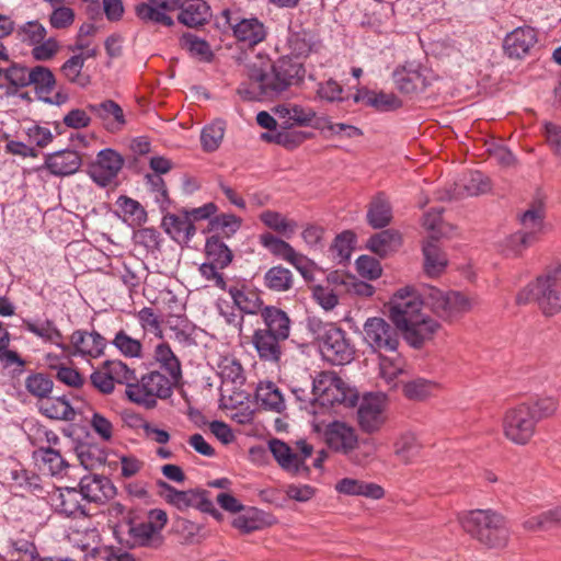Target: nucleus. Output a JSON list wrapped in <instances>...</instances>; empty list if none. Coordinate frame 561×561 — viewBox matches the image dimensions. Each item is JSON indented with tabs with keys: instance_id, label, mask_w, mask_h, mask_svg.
Instances as JSON below:
<instances>
[{
	"instance_id": "32",
	"label": "nucleus",
	"mask_w": 561,
	"mask_h": 561,
	"mask_svg": "<svg viewBox=\"0 0 561 561\" xmlns=\"http://www.w3.org/2000/svg\"><path fill=\"white\" fill-rule=\"evenodd\" d=\"M179 21L188 26L197 27L208 22L211 16L210 8L204 0H191L186 3L182 1Z\"/></svg>"
},
{
	"instance_id": "62",
	"label": "nucleus",
	"mask_w": 561,
	"mask_h": 561,
	"mask_svg": "<svg viewBox=\"0 0 561 561\" xmlns=\"http://www.w3.org/2000/svg\"><path fill=\"white\" fill-rule=\"evenodd\" d=\"M354 242L355 237L351 231H344L335 238L331 251L339 263L346 262L351 259Z\"/></svg>"
},
{
	"instance_id": "40",
	"label": "nucleus",
	"mask_w": 561,
	"mask_h": 561,
	"mask_svg": "<svg viewBox=\"0 0 561 561\" xmlns=\"http://www.w3.org/2000/svg\"><path fill=\"white\" fill-rule=\"evenodd\" d=\"M25 329L30 333L36 335L45 342L56 345L60 350H66L67 344L64 342V336L60 330L51 320H45L43 323L37 324L33 321H24Z\"/></svg>"
},
{
	"instance_id": "8",
	"label": "nucleus",
	"mask_w": 561,
	"mask_h": 561,
	"mask_svg": "<svg viewBox=\"0 0 561 561\" xmlns=\"http://www.w3.org/2000/svg\"><path fill=\"white\" fill-rule=\"evenodd\" d=\"M268 447L282 469L298 477H307L309 474V467L306 465V460L313 453L312 445L306 440H298L294 450L282 440L272 439Z\"/></svg>"
},
{
	"instance_id": "58",
	"label": "nucleus",
	"mask_w": 561,
	"mask_h": 561,
	"mask_svg": "<svg viewBox=\"0 0 561 561\" xmlns=\"http://www.w3.org/2000/svg\"><path fill=\"white\" fill-rule=\"evenodd\" d=\"M170 330L173 333V339L181 345L188 347L196 344V328L186 318L178 317Z\"/></svg>"
},
{
	"instance_id": "10",
	"label": "nucleus",
	"mask_w": 561,
	"mask_h": 561,
	"mask_svg": "<svg viewBox=\"0 0 561 561\" xmlns=\"http://www.w3.org/2000/svg\"><path fill=\"white\" fill-rule=\"evenodd\" d=\"M314 431L321 433L328 448L336 454L350 457L358 447L356 428L344 421H332L323 426L317 424Z\"/></svg>"
},
{
	"instance_id": "26",
	"label": "nucleus",
	"mask_w": 561,
	"mask_h": 561,
	"mask_svg": "<svg viewBox=\"0 0 561 561\" xmlns=\"http://www.w3.org/2000/svg\"><path fill=\"white\" fill-rule=\"evenodd\" d=\"M392 447L396 458L404 465L414 462L422 450V444L412 431L400 432L396 436Z\"/></svg>"
},
{
	"instance_id": "45",
	"label": "nucleus",
	"mask_w": 561,
	"mask_h": 561,
	"mask_svg": "<svg viewBox=\"0 0 561 561\" xmlns=\"http://www.w3.org/2000/svg\"><path fill=\"white\" fill-rule=\"evenodd\" d=\"M264 286L272 291L284 293L293 287L294 276L293 273L282 266H273L264 274Z\"/></svg>"
},
{
	"instance_id": "49",
	"label": "nucleus",
	"mask_w": 561,
	"mask_h": 561,
	"mask_svg": "<svg viewBox=\"0 0 561 561\" xmlns=\"http://www.w3.org/2000/svg\"><path fill=\"white\" fill-rule=\"evenodd\" d=\"M180 43L183 49L187 50L192 57L201 61L209 62L214 58V53L207 41L192 33L183 34L180 38Z\"/></svg>"
},
{
	"instance_id": "19",
	"label": "nucleus",
	"mask_w": 561,
	"mask_h": 561,
	"mask_svg": "<svg viewBox=\"0 0 561 561\" xmlns=\"http://www.w3.org/2000/svg\"><path fill=\"white\" fill-rule=\"evenodd\" d=\"M546 198L547 195L538 188L528 205V245L540 241L552 229L546 218Z\"/></svg>"
},
{
	"instance_id": "29",
	"label": "nucleus",
	"mask_w": 561,
	"mask_h": 561,
	"mask_svg": "<svg viewBox=\"0 0 561 561\" xmlns=\"http://www.w3.org/2000/svg\"><path fill=\"white\" fill-rule=\"evenodd\" d=\"M264 328H260L270 334L287 340L290 334V319L282 309L267 306L261 311Z\"/></svg>"
},
{
	"instance_id": "27",
	"label": "nucleus",
	"mask_w": 561,
	"mask_h": 561,
	"mask_svg": "<svg viewBox=\"0 0 561 561\" xmlns=\"http://www.w3.org/2000/svg\"><path fill=\"white\" fill-rule=\"evenodd\" d=\"M352 100L354 103H363L381 112L392 111L401 106V101L394 94L375 92L367 88H358Z\"/></svg>"
},
{
	"instance_id": "47",
	"label": "nucleus",
	"mask_w": 561,
	"mask_h": 561,
	"mask_svg": "<svg viewBox=\"0 0 561 561\" xmlns=\"http://www.w3.org/2000/svg\"><path fill=\"white\" fill-rule=\"evenodd\" d=\"M30 85H34L38 99H43L46 94H51L56 85V79L53 71L44 66H35L31 68Z\"/></svg>"
},
{
	"instance_id": "38",
	"label": "nucleus",
	"mask_w": 561,
	"mask_h": 561,
	"mask_svg": "<svg viewBox=\"0 0 561 561\" xmlns=\"http://www.w3.org/2000/svg\"><path fill=\"white\" fill-rule=\"evenodd\" d=\"M43 415L51 420L73 421L76 410L72 408L66 397L47 398L39 405Z\"/></svg>"
},
{
	"instance_id": "9",
	"label": "nucleus",
	"mask_w": 561,
	"mask_h": 561,
	"mask_svg": "<svg viewBox=\"0 0 561 561\" xmlns=\"http://www.w3.org/2000/svg\"><path fill=\"white\" fill-rule=\"evenodd\" d=\"M221 15L239 43L248 47H254L266 39L268 27L259 18L254 15L243 16L239 10L230 9L224 10Z\"/></svg>"
},
{
	"instance_id": "2",
	"label": "nucleus",
	"mask_w": 561,
	"mask_h": 561,
	"mask_svg": "<svg viewBox=\"0 0 561 561\" xmlns=\"http://www.w3.org/2000/svg\"><path fill=\"white\" fill-rule=\"evenodd\" d=\"M466 533L489 549L506 547L510 538L507 522L493 510H472L459 517Z\"/></svg>"
},
{
	"instance_id": "36",
	"label": "nucleus",
	"mask_w": 561,
	"mask_h": 561,
	"mask_svg": "<svg viewBox=\"0 0 561 561\" xmlns=\"http://www.w3.org/2000/svg\"><path fill=\"white\" fill-rule=\"evenodd\" d=\"M157 485L164 500L180 511L195 506L198 501V491L196 490L180 491L163 480L157 481Z\"/></svg>"
},
{
	"instance_id": "17",
	"label": "nucleus",
	"mask_w": 561,
	"mask_h": 561,
	"mask_svg": "<svg viewBox=\"0 0 561 561\" xmlns=\"http://www.w3.org/2000/svg\"><path fill=\"white\" fill-rule=\"evenodd\" d=\"M105 346V337L95 330L78 329L69 336L67 348L61 351L75 357L98 358L104 354Z\"/></svg>"
},
{
	"instance_id": "64",
	"label": "nucleus",
	"mask_w": 561,
	"mask_h": 561,
	"mask_svg": "<svg viewBox=\"0 0 561 561\" xmlns=\"http://www.w3.org/2000/svg\"><path fill=\"white\" fill-rule=\"evenodd\" d=\"M463 190L470 196H478L491 190L488 176L480 171H472L463 179Z\"/></svg>"
},
{
	"instance_id": "34",
	"label": "nucleus",
	"mask_w": 561,
	"mask_h": 561,
	"mask_svg": "<svg viewBox=\"0 0 561 561\" xmlns=\"http://www.w3.org/2000/svg\"><path fill=\"white\" fill-rule=\"evenodd\" d=\"M424 256V271L430 277L439 276L447 267L448 260L440 250L436 240H428L422 248Z\"/></svg>"
},
{
	"instance_id": "57",
	"label": "nucleus",
	"mask_w": 561,
	"mask_h": 561,
	"mask_svg": "<svg viewBox=\"0 0 561 561\" xmlns=\"http://www.w3.org/2000/svg\"><path fill=\"white\" fill-rule=\"evenodd\" d=\"M402 359L400 357L380 356L379 376L390 388L397 387V378L402 374Z\"/></svg>"
},
{
	"instance_id": "42",
	"label": "nucleus",
	"mask_w": 561,
	"mask_h": 561,
	"mask_svg": "<svg viewBox=\"0 0 561 561\" xmlns=\"http://www.w3.org/2000/svg\"><path fill=\"white\" fill-rule=\"evenodd\" d=\"M205 253L208 262L219 265L220 268L227 267L233 257L231 250L218 234L207 238Z\"/></svg>"
},
{
	"instance_id": "13",
	"label": "nucleus",
	"mask_w": 561,
	"mask_h": 561,
	"mask_svg": "<svg viewBox=\"0 0 561 561\" xmlns=\"http://www.w3.org/2000/svg\"><path fill=\"white\" fill-rule=\"evenodd\" d=\"M348 387L334 371H321L312 380L313 398L320 405L351 402Z\"/></svg>"
},
{
	"instance_id": "33",
	"label": "nucleus",
	"mask_w": 561,
	"mask_h": 561,
	"mask_svg": "<svg viewBox=\"0 0 561 561\" xmlns=\"http://www.w3.org/2000/svg\"><path fill=\"white\" fill-rule=\"evenodd\" d=\"M401 243L402 238L398 231L386 229L371 236L367 241V248L375 254L385 257L396 252Z\"/></svg>"
},
{
	"instance_id": "22",
	"label": "nucleus",
	"mask_w": 561,
	"mask_h": 561,
	"mask_svg": "<svg viewBox=\"0 0 561 561\" xmlns=\"http://www.w3.org/2000/svg\"><path fill=\"white\" fill-rule=\"evenodd\" d=\"M440 329L438 321L423 313L417 319L404 327L401 331L405 341L413 347L419 348L431 341Z\"/></svg>"
},
{
	"instance_id": "61",
	"label": "nucleus",
	"mask_w": 561,
	"mask_h": 561,
	"mask_svg": "<svg viewBox=\"0 0 561 561\" xmlns=\"http://www.w3.org/2000/svg\"><path fill=\"white\" fill-rule=\"evenodd\" d=\"M47 31L38 21H28L18 30L20 39L28 46H34L45 39Z\"/></svg>"
},
{
	"instance_id": "3",
	"label": "nucleus",
	"mask_w": 561,
	"mask_h": 561,
	"mask_svg": "<svg viewBox=\"0 0 561 561\" xmlns=\"http://www.w3.org/2000/svg\"><path fill=\"white\" fill-rule=\"evenodd\" d=\"M531 300L546 317L561 311V263L547 265L528 289Z\"/></svg>"
},
{
	"instance_id": "52",
	"label": "nucleus",
	"mask_w": 561,
	"mask_h": 561,
	"mask_svg": "<svg viewBox=\"0 0 561 561\" xmlns=\"http://www.w3.org/2000/svg\"><path fill=\"white\" fill-rule=\"evenodd\" d=\"M217 374L221 381L239 383L243 382V369L241 364L232 356H222L217 362Z\"/></svg>"
},
{
	"instance_id": "56",
	"label": "nucleus",
	"mask_w": 561,
	"mask_h": 561,
	"mask_svg": "<svg viewBox=\"0 0 561 561\" xmlns=\"http://www.w3.org/2000/svg\"><path fill=\"white\" fill-rule=\"evenodd\" d=\"M210 230L226 238L232 237L241 227L242 220L232 214H220L209 221Z\"/></svg>"
},
{
	"instance_id": "53",
	"label": "nucleus",
	"mask_w": 561,
	"mask_h": 561,
	"mask_svg": "<svg viewBox=\"0 0 561 561\" xmlns=\"http://www.w3.org/2000/svg\"><path fill=\"white\" fill-rule=\"evenodd\" d=\"M8 553L10 561H42L35 543L22 538L10 541Z\"/></svg>"
},
{
	"instance_id": "43",
	"label": "nucleus",
	"mask_w": 561,
	"mask_h": 561,
	"mask_svg": "<svg viewBox=\"0 0 561 561\" xmlns=\"http://www.w3.org/2000/svg\"><path fill=\"white\" fill-rule=\"evenodd\" d=\"M439 386L433 380L425 378H415L407 381L402 386V391L405 398L412 401H424L433 397L438 390Z\"/></svg>"
},
{
	"instance_id": "5",
	"label": "nucleus",
	"mask_w": 561,
	"mask_h": 561,
	"mask_svg": "<svg viewBox=\"0 0 561 561\" xmlns=\"http://www.w3.org/2000/svg\"><path fill=\"white\" fill-rule=\"evenodd\" d=\"M425 298L432 311L446 321L461 318L476 306V300L463 293L443 291L436 287H428Z\"/></svg>"
},
{
	"instance_id": "4",
	"label": "nucleus",
	"mask_w": 561,
	"mask_h": 561,
	"mask_svg": "<svg viewBox=\"0 0 561 561\" xmlns=\"http://www.w3.org/2000/svg\"><path fill=\"white\" fill-rule=\"evenodd\" d=\"M172 381L159 371L144 375L136 382H127L125 390L129 401L147 409L154 408L158 399L169 398L172 393Z\"/></svg>"
},
{
	"instance_id": "50",
	"label": "nucleus",
	"mask_w": 561,
	"mask_h": 561,
	"mask_svg": "<svg viewBox=\"0 0 561 561\" xmlns=\"http://www.w3.org/2000/svg\"><path fill=\"white\" fill-rule=\"evenodd\" d=\"M558 401L551 396H534L528 402V421L539 422L554 414Z\"/></svg>"
},
{
	"instance_id": "12",
	"label": "nucleus",
	"mask_w": 561,
	"mask_h": 561,
	"mask_svg": "<svg viewBox=\"0 0 561 561\" xmlns=\"http://www.w3.org/2000/svg\"><path fill=\"white\" fill-rule=\"evenodd\" d=\"M290 55L296 59H309L311 67H322L325 61V47L320 36L309 30L294 32L287 39Z\"/></svg>"
},
{
	"instance_id": "1",
	"label": "nucleus",
	"mask_w": 561,
	"mask_h": 561,
	"mask_svg": "<svg viewBox=\"0 0 561 561\" xmlns=\"http://www.w3.org/2000/svg\"><path fill=\"white\" fill-rule=\"evenodd\" d=\"M305 75L304 65L288 56L264 66L253 64L249 67L248 80L239 84L237 93L248 102L272 101L299 84Z\"/></svg>"
},
{
	"instance_id": "20",
	"label": "nucleus",
	"mask_w": 561,
	"mask_h": 561,
	"mask_svg": "<svg viewBox=\"0 0 561 561\" xmlns=\"http://www.w3.org/2000/svg\"><path fill=\"white\" fill-rule=\"evenodd\" d=\"M50 505L65 517L88 516L87 505L77 488H58L50 494Z\"/></svg>"
},
{
	"instance_id": "23",
	"label": "nucleus",
	"mask_w": 561,
	"mask_h": 561,
	"mask_svg": "<svg viewBox=\"0 0 561 561\" xmlns=\"http://www.w3.org/2000/svg\"><path fill=\"white\" fill-rule=\"evenodd\" d=\"M286 340L256 329L252 335V345L263 362L277 364L283 356V343Z\"/></svg>"
},
{
	"instance_id": "55",
	"label": "nucleus",
	"mask_w": 561,
	"mask_h": 561,
	"mask_svg": "<svg viewBox=\"0 0 561 561\" xmlns=\"http://www.w3.org/2000/svg\"><path fill=\"white\" fill-rule=\"evenodd\" d=\"M503 48L510 58H523L526 55L525 28L519 26L508 33L504 38Z\"/></svg>"
},
{
	"instance_id": "14",
	"label": "nucleus",
	"mask_w": 561,
	"mask_h": 561,
	"mask_svg": "<svg viewBox=\"0 0 561 561\" xmlns=\"http://www.w3.org/2000/svg\"><path fill=\"white\" fill-rule=\"evenodd\" d=\"M364 340L374 352H396L398 329L382 318H368L364 323Z\"/></svg>"
},
{
	"instance_id": "41",
	"label": "nucleus",
	"mask_w": 561,
	"mask_h": 561,
	"mask_svg": "<svg viewBox=\"0 0 561 561\" xmlns=\"http://www.w3.org/2000/svg\"><path fill=\"white\" fill-rule=\"evenodd\" d=\"M393 79L397 88L403 93L421 92L426 87L425 78L415 69H397Z\"/></svg>"
},
{
	"instance_id": "18",
	"label": "nucleus",
	"mask_w": 561,
	"mask_h": 561,
	"mask_svg": "<svg viewBox=\"0 0 561 561\" xmlns=\"http://www.w3.org/2000/svg\"><path fill=\"white\" fill-rule=\"evenodd\" d=\"M183 0H147L135 7L136 16L144 23L170 27L174 24L171 13L182 7Z\"/></svg>"
},
{
	"instance_id": "63",
	"label": "nucleus",
	"mask_w": 561,
	"mask_h": 561,
	"mask_svg": "<svg viewBox=\"0 0 561 561\" xmlns=\"http://www.w3.org/2000/svg\"><path fill=\"white\" fill-rule=\"evenodd\" d=\"M135 317L144 332L162 337L161 321L152 308L144 307L136 312Z\"/></svg>"
},
{
	"instance_id": "31",
	"label": "nucleus",
	"mask_w": 561,
	"mask_h": 561,
	"mask_svg": "<svg viewBox=\"0 0 561 561\" xmlns=\"http://www.w3.org/2000/svg\"><path fill=\"white\" fill-rule=\"evenodd\" d=\"M228 293L240 312L256 314L263 310L264 302L259 293L245 286H230Z\"/></svg>"
},
{
	"instance_id": "28",
	"label": "nucleus",
	"mask_w": 561,
	"mask_h": 561,
	"mask_svg": "<svg viewBox=\"0 0 561 561\" xmlns=\"http://www.w3.org/2000/svg\"><path fill=\"white\" fill-rule=\"evenodd\" d=\"M335 490L340 494L364 496L373 500H379L385 495V491L379 484L353 478H343L337 481Z\"/></svg>"
},
{
	"instance_id": "54",
	"label": "nucleus",
	"mask_w": 561,
	"mask_h": 561,
	"mask_svg": "<svg viewBox=\"0 0 561 561\" xmlns=\"http://www.w3.org/2000/svg\"><path fill=\"white\" fill-rule=\"evenodd\" d=\"M225 122L217 119L206 125L201 133V142L205 151L211 152L218 149L225 135Z\"/></svg>"
},
{
	"instance_id": "59",
	"label": "nucleus",
	"mask_w": 561,
	"mask_h": 561,
	"mask_svg": "<svg viewBox=\"0 0 561 561\" xmlns=\"http://www.w3.org/2000/svg\"><path fill=\"white\" fill-rule=\"evenodd\" d=\"M556 526H561V504L538 515H533L528 520V529L547 530Z\"/></svg>"
},
{
	"instance_id": "51",
	"label": "nucleus",
	"mask_w": 561,
	"mask_h": 561,
	"mask_svg": "<svg viewBox=\"0 0 561 561\" xmlns=\"http://www.w3.org/2000/svg\"><path fill=\"white\" fill-rule=\"evenodd\" d=\"M260 220L270 229L289 238L294 234L297 224L287 219L284 215L274 210L261 213Z\"/></svg>"
},
{
	"instance_id": "60",
	"label": "nucleus",
	"mask_w": 561,
	"mask_h": 561,
	"mask_svg": "<svg viewBox=\"0 0 561 561\" xmlns=\"http://www.w3.org/2000/svg\"><path fill=\"white\" fill-rule=\"evenodd\" d=\"M25 388L34 397L47 398L53 390V380L43 373L31 374L25 379Z\"/></svg>"
},
{
	"instance_id": "39",
	"label": "nucleus",
	"mask_w": 561,
	"mask_h": 561,
	"mask_svg": "<svg viewBox=\"0 0 561 561\" xmlns=\"http://www.w3.org/2000/svg\"><path fill=\"white\" fill-rule=\"evenodd\" d=\"M162 225L165 232L175 241H188L196 232L194 224L187 216L168 215L163 218Z\"/></svg>"
},
{
	"instance_id": "11",
	"label": "nucleus",
	"mask_w": 561,
	"mask_h": 561,
	"mask_svg": "<svg viewBox=\"0 0 561 561\" xmlns=\"http://www.w3.org/2000/svg\"><path fill=\"white\" fill-rule=\"evenodd\" d=\"M423 305L424 301L414 288L407 286L399 289L390 301V318L397 329L402 330L422 316Z\"/></svg>"
},
{
	"instance_id": "21",
	"label": "nucleus",
	"mask_w": 561,
	"mask_h": 561,
	"mask_svg": "<svg viewBox=\"0 0 561 561\" xmlns=\"http://www.w3.org/2000/svg\"><path fill=\"white\" fill-rule=\"evenodd\" d=\"M78 490L85 505L89 503H104L116 494V488L111 480L100 474L82 477Z\"/></svg>"
},
{
	"instance_id": "48",
	"label": "nucleus",
	"mask_w": 561,
	"mask_h": 561,
	"mask_svg": "<svg viewBox=\"0 0 561 561\" xmlns=\"http://www.w3.org/2000/svg\"><path fill=\"white\" fill-rule=\"evenodd\" d=\"M34 458L41 461L44 469L51 476L61 473L67 467L66 460L62 458L59 450L54 447L41 445L39 448L34 451Z\"/></svg>"
},
{
	"instance_id": "46",
	"label": "nucleus",
	"mask_w": 561,
	"mask_h": 561,
	"mask_svg": "<svg viewBox=\"0 0 561 561\" xmlns=\"http://www.w3.org/2000/svg\"><path fill=\"white\" fill-rule=\"evenodd\" d=\"M154 358L161 368L169 374L168 378L174 383L181 376V364L170 345L165 342L159 343L154 350Z\"/></svg>"
},
{
	"instance_id": "30",
	"label": "nucleus",
	"mask_w": 561,
	"mask_h": 561,
	"mask_svg": "<svg viewBox=\"0 0 561 561\" xmlns=\"http://www.w3.org/2000/svg\"><path fill=\"white\" fill-rule=\"evenodd\" d=\"M255 399L260 407L268 411L282 413L286 409L284 394L273 381H261L256 387Z\"/></svg>"
},
{
	"instance_id": "25",
	"label": "nucleus",
	"mask_w": 561,
	"mask_h": 561,
	"mask_svg": "<svg viewBox=\"0 0 561 561\" xmlns=\"http://www.w3.org/2000/svg\"><path fill=\"white\" fill-rule=\"evenodd\" d=\"M526 407L519 404L506 411L503 419L505 437L516 445L526 444Z\"/></svg>"
},
{
	"instance_id": "35",
	"label": "nucleus",
	"mask_w": 561,
	"mask_h": 561,
	"mask_svg": "<svg viewBox=\"0 0 561 561\" xmlns=\"http://www.w3.org/2000/svg\"><path fill=\"white\" fill-rule=\"evenodd\" d=\"M87 108L103 121L108 129L113 128L114 125L122 127L126 123L123 108L113 100H105L98 104L91 103L88 104Z\"/></svg>"
},
{
	"instance_id": "44",
	"label": "nucleus",
	"mask_w": 561,
	"mask_h": 561,
	"mask_svg": "<svg viewBox=\"0 0 561 561\" xmlns=\"http://www.w3.org/2000/svg\"><path fill=\"white\" fill-rule=\"evenodd\" d=\"M111 344L126 358H142L144 345L140 340L133 337L125 330H118Z\"/></svg>"
},
{
	"instance_id": "16",
	"label": "nucleus",
	"mask_w": 561,
	"mask_h": 561,
	"mask_svg": "<svg viewBox=\"0 0 561 561\" xmlns=\"http://www.w3.org/2000/svg\"><path fill=\"white\" fill-rule=\"evenodd\" d=\"M386 397L379 393L364 396L358 409L357 421L363 432L373 434L386 423Z\"/></svg>"
},
{
	"instance_id": "15",
	"label": "nucleus",
	"mask_w": 561,
	"mask_h": 561,
	"mask_svg": "<svg viewBox=\"0 0 561 561\" xmlns=\"http://www.w3.org/2000/svg\"><path fill=\"white\" fill-rule=\"evenodd\" d=\"M124 158L112 148L98 152L95 160L89 167V175L100 187L111 185L124 167Z\"/></svg>"
},
{
	"instance_id": "7",
	"label": "nucleus",
	"mask_w": 561,
	"mask_h": 561,
	"mask_svg": "<svg viewBox=\"0 0 561 561\" xmlns=\"http://www.w3.org/2000/svg\"><path fill=\"white\" fill-rule=\"evenodd\" d=\"M167 523L168 515L163 510H150L145 520L128 524L127 542L131 547L157 548L163 542L162 529Z\"/></svg>"
},
{
	"instance_id": "24",
	"label": "nucleus",
	"mask_w": 561,
	"mask_h": 561,
	"mask_svg": "<svg viewBox=\"0 0 561 561\" xmlns=\"http://www.w3.org/2000/svg\"><path fill=\"white\" fill-rule=\"evenodd\" d=\"M82 160L76 150H58L45 157V168L56 176H67L76 173Z\"/></svg>"
},
{
	"instance_id": "37",
	"label": "nucleus",
	"mask_w": 561,
	"mask_h": 561,
	"mask_svg": "<svg viewBox=\"0 0 561 561\" xmlns=\"http://www.w3.org/2000/svg\"><path fill=\"white\" fill-rule=\"evenodd\" d=\"M392 219V208L383 193H378L370 202L367 210V221L375 229H381Z\"/></svg>"
},
{
	"instance_id": "6",
	"label": "nucleus",
	"mask_w": 561,
	"mask_h": 561,
	"mask_svg": "<svg viewBox=\"0 0 561 561\" xmlns=\"http://www.w3.org/2000/svg\"><path fill=\"white\" fill-rule=\"evenodd\" d=\"M318 344L324 360L332 365H345L353 360L355 347L346 332L333 324H324L318 332Z\"/></svg>"
}]
</instances>
